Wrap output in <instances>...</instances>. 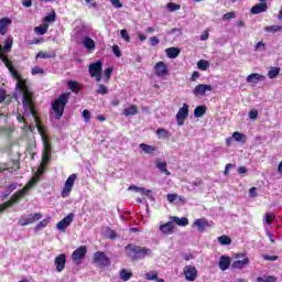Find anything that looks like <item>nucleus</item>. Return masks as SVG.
<instances>
[{
	"label": "nucleus",
	"instance_id": "nucleus-1",
	"mask_svg": "<svg viewBox=\"0 0 282 282\" xmlns=\"http://www.w3.org/2000/svg\"><path fill=\"white\" fill-rule=\"evenodd\" d=\"M0 61L6 65V67L9 69L11 76L18 80L15 87L17 89H20L23 94V100L22 105L24 106L25 111L30 110V105L32 104V91H30V88L28 87V82L23 78H21V75H19V70L15 69L14 66H12V62L3 55V46L0 45Z\"/></svg>",
	"mask_w": 282,
	"mask_h": 282
},
{
	"label": "nucleus",
	"instance_id": "nucleus-2",
	"mask_svg": "<svg viewBox=\"0 0 282 282\" xmlns=\"http://www.w3.org/2000/svg\"><path fill=\"white\" fill-rule=\"evenodd\" d=\"M23 109H24V113L26 116H32L34 118L36 129L42 138L44 151H52V143L50 142V139H47V137H45V132L43 130V124H41V122H39V117H36V110H34V94L33 93H31V104H30L31 111H26L24 106H23Z\"/></svg>",
	"mask_w": 282,
	"mask_h": 282
},
{
	"label": "nucleus",
	"instance_id": "nucleus-3",
	"mask_svg": "<svg viewBox=\"0 0 282 282\" xmlns=\"http://www.w3.org/2000/svg\"><path fill=\"white\" fill-rule=\"evenodd\" d=\"M70 95H72L70 93H64L59 95L58 98L52 102V109L57 120H61V118H63V113H65V105L69 102Z\"/></svg>",
	"mask_w": 282,
	"mask_h": 282
},
{
	"label": "nucleus",
	"instance_id": "nucleus-4",
	"mask_svg": "<svg viewBox=\"0 0 282 282\" xmlns=\"http://www.w3.org/2000/svg\"><path fill=\"white\" fill-rule=\"evenodd\" d=\"M26 193H28V185H25L22 189L13 194L9 202H6L2 205H0V213H3V210H6L7 208H10L12 204H17L19 199H21V197L25 196Z\"/></svg>",
	"mask_w": 282,
	"mask_h": 282
},
{
	"label": "nucleus",
	"instance_id": "nucleus-5",
	"mask_svg": "<svg viewBox=\"0 0 282 282\" xmlns=\"http://www.w3.org/2000/svg\"><path fill=\"white\" fill-rule=\"evenodd\" d=\"M126 250L128 251V254H137V257H148L151 254V249H148L147 247H137L134 245H128L126 247Z\"/></svg>",
	"mask_w": 282,
	"mask_h": 282
},
{
	"label": "nucleus",
	"instance_id": "nucleus-6",
	"mask_svg": "<svg viewBox=\"0 0 282 282\" xmlns=\"http://www.w3.org/2000/svg\"><path fill=\"white\" fill-rule=\"evenodd\" d=\"M102 72V62L97 61L89 65V75L91 78H96L97 83H100L102 80V76L100 75Z\"/></svg>",
	"mask_w": 282,
	"mask_h": 282
},
{
	"label": "nucleus",
	"instance_id": "nucleus-7",
	"mask_svg": "<svg viewBox=\"0 0 282 282\" xmlns=\"http://www.w3.org/2000/svg\"><path fill=\"white\" fill-rule=\"evenodd\" d=\"M94 263H96L98 268H107L108 265H111V261L109 260L107 254H105V252L102 251L95 252Z\"/></svg>",
	"mask_w": 282,
	"mask_h": 282
},
{
	"label": "nucleus",
	"instance_id": "nucleus-8",
	"mask_svg": "<svg viewBox=\"0 0 282 282\" xmlns=\"http://www.w3.org/2000/svg\"><path fill=\"white\" fill-rule=\"evenodd\" d=\"M43 215L41 213L22 215L19 219L20 226H29V224H34V221H39Z\"/></svg>",
	"mask_w": 282,
	"mask_h": 282
},
{
	"label": "nucleus",
	"instance_id": "nucleus-9",
	"mask_svg": "<svg viewBox=\"0 0 282 282\" xmlns=\"http://www.w3.org/2000/svg\"><path fill=\"white\" fill-rule=\"evenodd\" d=\"M85 254H87V246H80L72 253V260L76 265H80V263H83V259H85Z\"/></svg>",
	"mask_w": 282,
	"mask_h": 282
},
{
	"label": "nucleus",
	"instance_id": "nucleus-10",
	"mask_svg": "<svg viewBox=\"0 0 282 282\" xmlns=\"http://www.w3.org/2000/svg\"><path fill=\"white\" fill-rule=\"evenodd\" d=\"M74 182H76V174H72L65 182L64 188L62 189V197H69L72 188H74Z\"/></svg>",
	"mask_w": 282,
	"mask_h": 282
},
{
	"label": "nucleus",
	"instance_id": "nucleus-11",
	"mask_svg": "<svg viewBox=\"0 0 282 282\" xmlns=\"http://www.w3.org/2000/svg\"><path fill=\"white\" fill-rule=\"evenodd\" d=\"M154 74L159 78H164L165 76H169V66L164 62H158L154 65Z\"/></svg>",
	"mask_w": 282,
	"mask_h": 282
},
{
	"label": "nucleus",
	"instance_id": "nucleus-12",
	"mask_svg": "<svg viewBox=\"0 0 282 282\" xmlns=\"http://www.w3.org/2000/svg\"><path fill=\"white\" fill-rule=\"evenodd\" d=\"M188 118V106L186 104H183V107L178 109V112L176 113V120L178 127H182L184 124V120Z\"/></svg>",
	"mask_w": 282,
	"mask_h": 282
},
{
	"label": "nucleus",
	"instance_id": "nucleus-13",
	"mask_svg": "<svg viewBox=\"0 0 282 282\" xmlns=\"http://www.w3.org/2000/svg\"><path fill=\"white\" fill-rule=\"evenodd\" d=\"M183 274H185L186 281H195V279H197V268L194 265H186L183 269Z\"/></svg>",
	"mask_w": 282,
	"mask_h": 282
},
{
	"label": "nucleus",
	"instance_id": "nucleus-14",
	"mask_svg": "<svg viewBox=\"0 0 282 282\" xmlns=\"http://www.w3.org/2000/svg\"><path fill=\"white\" fill-rule=\"evenodd\" d=\"M74 221V214H69L66 217H64L59 223H57V230H61V232H65L67 230V227Z\"/></svg>",
	"mask_w": 282,
	"mask_h": 282
},
{
	"label": "nucleus",
	"instance_id": "nucleus-15",
	"mask_svg": "<svg viewBox=\"0 0 282 282\" xmlns=\"http://www.w3.org/2000/svg\"><path fill=\"white\" fill-rule=\"evenodd\" d=\"M54 263H55L56 272H63L67 263V257H65L64 253H61L55 258Z\"/></svg>",
	"mask_w": 282,
	"mask_h": 282
},
{
	"label": "nucleus",
	"instance_id": "nucleus-16",
	"mask_svg": "<svg viewBox=\"0 0 282 282\" xmlns=\"http://www.w3.org/2000/svg\"><path fill=\"white\" fill-rule=\"evenodd\" d=\"M213 90V86L210 85H205V84H199L197 85L194 90L193 94L194 96H205L206 91H212Z\"/></svg>",
	"mask_w": 282,
	"mask_h": 282
},
{
	"label": "nucleus",
	"instance_id": "nucleus-17",
	"mask_svg": "<svg viewBox=\"0 0 282 282\" xmlns=\"http://www.w3.org/2000/svg\"><path fill=\"white\" fill-rule=\"evenodd\" d=\"M193 226H196L199 232H204L207 228H210V223L206 218H199L194 221Z\"/></svg>",
	"mask_w": 282,
	"mask_h": 282
},
{
	"label": "nucleus",
	"instance_id": "nucleus-18",
	"mask_svg": "<svg viewBox=\"0 0 282 282\" xmlns=\"http://www.w3.org/2000/svg\"><path fill=\"white\" fill-rule=\"evenodd\" d=\"M160 230L163 235H173L175 232V225L173 221H167L160 226Z\"/></svg>",
	"mask_w": 282,
	"mask_h": 282
},
{
	"label": "nucleus",
	"instance_id": "nucleus-19",
	"mask_svg": "<svg viewBox=\"0 0 282 282\" xmlns=\"http://www.w3.org/2000/svg\"><path fill=\"white\" fill-rule=\"evenodd\" d=\"M82 45L86 50H88V52H93V50H96V42L94 41V39H91L89 36H84L83 37Z\"/></svg>",
	"mask_w": 282,
	"mask_h": 282
},
{
	"label": "nucleus",
	"instance_id": "nucleus-20",
	"mask_svg": "<svg viewBox=\"0 0 282 282\" xmlns=\"http://www.w3.org/2000/svg\"><path fill=\"white\" fill-rule=\"evenodd\" d=\"M250 12L251 14H261V12H268V3L261 2L256 4L250 9Z\"/></svg>",
	"mask_w": 282,
	"mask_h": 282
},
{
	"label": "nucleus",
	"instance_id": "nucleus-21",
	"mask_svg": "<svg viewBox=\"0 0 282 282\" xmlns=\"http://www.w3.org/2000/svg\"><path fill=\"white\" fill-rule=\"evenodd\" d=\"M261 80H265V76L259 73H252L247 77V83H251L252 85H257V83H261Z\"/></svg>",
	"mask_w": 282,
	"mask_h": 282
},
{
	"label": "nucleus",
	"instance_id": "nucleus-22",
	"mask_svg": "<svg viewBox=\"0 0 282 282\" xmlns=\"http://www.w3.org/2000/svg\"><path fill=\"white\" fill-rule=\"evenodd\" d=\"M12 25V20L10 18H2L0 19V34L4 36L8 32V26Z\"/></svg>",
	"mask_w": 282,
	"mask_h": 282
},
{
	"label": "nucleus",
	"instance_id": "nucleus-23",
	"mask_svg": "<svg viewBox=\"0 0 282 282\" xmlns=\"http://www.w3.org/2000/svg\"><path fill=\"white\" fill-rule=\"evenodd\" d=\"M250 263V259L248 257L243 258L242 260H236L232 262L231 268L234 270H241L246 268Z\"/></svg>",
	"mask_w": 282,
	"mask_h": 282
},
{
	"label": "nucleus",
	"instance_id": "nucleus-24",
	"mask_svg": "<svg viewBox=\"0 0 282 282\" xmlns=\"http://www.w3.org/2000/svg\"><path fill=\"white\" fill-rule=\"evenodd\" d=\"M50 158H52V151L43 150L42 153V163L40 165V169L37 170V173H43V166L50 162Z\"/></svg>",
	"mask_w": 282,
	"mask_h": 282
},
{
	"label": "nucleus",
	"instance_id": "nucleus-25",
	"mask_svg": "<svg viewBox=\"0 0 282 282\" xmlns=\"http://www.w3.org/2000/svg\"><path fill=\"white\" fill-rule=\"evenodd\" d=\"M220 270H228L230 268V257L221 256L219 261Z\"/></svg>",
	"mask_w": 282,
	"mask_h": 282
},
{
	"label": "nucleus",
	"instance_id": "nucleus-26",
	"mask_svg": "<svg viewBox=\"0 0 282 282\" xmlns=\"http://www.w3.org/2000/svg\"><path fill=\"white\" fill-rule=\"evenodd\" d=\"M180 48L177 47H170L165 50V54L167 58H177L180 56Z\"/></svg>",
	"mask_w": 282,
	"mask_h": 282
},
{
	"label": "nucleus",
	"instance_id": "nucleus-27",
	"mask_svg": "<svg viewBox=\"0 0 282 282\" xmlns=\"http://www.w3.org/2000/svg\"><path fill=\"white\" fill-rule=\"evenodd\" d=\"M171 221H174V224H176V226H188V218L186 217H177V216H172Z\"/></svg>",
	"mask_w": 282,
	"mask_h": 282
},
{
	"label": "nucleus",
	"instance_id": "nucleus-28",
	"mask_svg": "<svg viewBox=\"0 0 282 282\" xmlns=\"http://www.w3.org/2000/svg\"><path fill=\"white\" fill-rule=\"evenodd\" d=\"M50 29V24L43 23L40 26L34 28L35 34H39L40 36H43V34H47V30Z\"/></svg>",
	"mask_w": 282,
	"mask_h": 282
},
{
	"label": "nucleus",
	"instance_id": "nucleus-29",
	"mask_svg": "<svg viewBox=\"0 0 282 282\" xmlns=\"http://www.w3.org/2000/svg\"><path fill=\"white\" fill-rule=\"evenodd\" d=\"M75 32L77 36H80V34H87V32H89V29H87V25H85V23L79 22V24L75 28Z\"/></svg>",
	"mask_w": 282,
	"mask_h": 282
},
{
	"label": "nucleus",
	"instance_id": "nucleus-30",
	"mask_svg": "<svg viewBox=\"0 0 282 282\" xmlns=\"http://www.w3.org/2000/svg\"><path fill=\"white\" fill-rule=\"evenodd\" d=\"M119 276L123 281H129V279H131V276H133V272H131V270L122 269L119 272Z\"/></svg>",
	"mask_w": 282,
	"mask_h": 282
},
{
	"label": "nucleus",
	"instance_id": "nucleus-31",
	"mask_svg": "<svg viewBox=\"0 0 282 282\" xmlns=\"http://www.w3.org/2000/svg\"><path fill=\"white\" fill-rule=\"evenodd\" d=\"M138 113V107L135 105H131L128 108L123 109V116H135Z\"/></svg>",
	"mask_w": 282,
	"mask_h": 282
},
{
	"label": "nucleus",
	"instance_id": "nucleus-32",
	"mask_svg": "<svg viewBox=\"0 0 282 282\" xmlns=\"http://www.w3.org/2000/svg\"><path fill=\"white\" fill-rule=\"evenodd\" d=\"M281 74V67H270L268 72V77L273 79Z\"/></svg>",
	"mask_w": 282,
	"mask_h": 282
},
{
	"label": "nucleus",
	"instance_id": "nucleus-33",
	"mask_svg": "<svg viewBox=\"0 0 282 282\" xmlns=\"http://www.w3.org/2000/svg\"><path fill=\"white\" fill-rule=\"evenodd\" d=\"M68 89H70L73 94H78V91H80V85L78 84V82L69 80Z\"/></svg>",
	"mask_w": 282,
	"mask_h": 282
},
{
	"label": "nucleus",
	"instance_id": "nucleus-34",
	"mask_svg": "<svg viewBox=\"0 0 282 282\" xmlns=\"http://www.w3.org/2000/svg\"><path fill=\"white\" fill-rule=\"evenodd\" d=\"M129 191H135L137 193H141V195H147V196L151 195L150 189H145L143 187H138V186H130Z\"/></svg>",
	"mask_w": 282,
	"mask_h": 282
},
{
	"label": "nucleus",
	"instance_id": "nucleus-35",
	"mask_svg": "<svg viewBox=\"0 0 282 282\" xmlns=\"http://www.w3.org/2000/svg\"><path fill=\"white\" fill-rule=\"evenodd\" d=\"M204 113H206V106H197L194 109L195 118H202V116H204Z\"/></svg>",
	"mask_w": 282,
	"mask_h": 282
},
{
	"label": "nucleus",
	"instance_id": "nucleus-36",
	"mask_svg": "<svg viewBox=\"0 0 282 282\" xmlns=\"http://www.w3.org/2000/svg\"><path fill=\"white\" fill-rule=\"evenodd\" d=\"M156 169L161 171V173H164L165 175H171V172L166 169V162H156Z\"/></svg>",
	"mask_w": 282,
	"mask_h": 282
},
{
	"label": "nucleus",
	"instance_id": "nucleus-37",
	"mask_svg": "<svg viewBox=\"0 0 282 282\" xmlns=\"http://www.w3.org/2000/svg\"><path fill=\"white\" fill-rule=\"evenodd\" d=\"M140 149H142L148 154L155 153V147L149 145L147 143H141Z\"/></svg>",
	"mask_w": 282,
	"mask_h": 282
},
{
	"label": "nucleus",
	"instance_id": "nucleus-38",
	"mask_svg": "<svg viewBox=\"0 0 282 282\" xmlns=\"http://www.w3.org/2000/svg\"><path fill=\"white\" fill-rule=\"evenodd\" d=\"M12 43H14V40L12 37H8L4 41V45L2 47L3 52H10L12 50Z\"/></svg>",
	"mask_w": 282,
	"mask_h": 282
},
{
	"label": "nucleus",
	"instance_id": "nucleus-39",
	"mask_svg": "<svg viewBox=\"0 0 282 282\" xmlns=\"http://www.w3.org/2000/svg\"><path fill=\"white\" fill-rule=\"evenodd\" d=\"M197 67L202 69V72H206L210 67V63L206 59H200L197 62Z\"/></svg>",
	"mask_w": 282,
	"mask_h": 282
},
{
	"label": "nucleus",
	"instance_id": "nucleus-40",
	"mask_svg": "<svg viewBox=\"0 0 282 282\" xmlns=\"http://www.w3.org/2000/svg\"><path fill=\"white\" fill-rule=\"evenodd\" d=\"M232 138H234V140H236V142H246V140H247L246 134H243L241 132H234Z\"/></svg>",
	"mask_w": 282,
	"mask_h": 282
},
{
	"label": "nucleus",
	"instance_id": "nucleus-41",
	"mask_svg": "<svg viewBox=\"0 0 282 282\" xmlns=\"http://www.w3.org/2000/svg\"><path fill=\"white\" fill-rule=\"evenodd\" d=\"M276 216L274 215V214H272V213H267L265 215H264V219H263V223L264 224H268V226H272V221H274V218H275Z\"/></svg>",
	"mask_w": 282,
	"mask_h": 282
},
{
	"label": "nucleus",
	"instance_id": "nucleus-42",
	"mask_svg": "<svg viewBox=\"0 0 282 282\" xmlns=\"http://www.w3.org/2000/svg\"><path fill=\"white\" fill-rule=\"evenodd\" d=\"M218 242L221 246H230V243H232V240L228 236H220L218 237Z\"/></svg>",
	"mask_w": 282,
	"mask_h": 282
},
{
	"label": "nucleus",
	"instance_id": "nucleus-43",
	"mask_svg": "<svg viewBox=\"0 0 282 282\" xmlns=\"http://www.w3.org/2000/svg\"><path fill=\"white\" fill-rule=\"evenodd\" d=\"M158 271H150L144 274L147 281H156L158 280Z\"/></svg>",
	"mask_w": 282,
	"mask_h": 282
},
{
	"label": "nucleus",
	"instance_id": "nucleus-44",
	"mask_svg": "<svg viewBox=\"0 0 282 282\" xmlns=\"http://www.w3.org/2000/svg\"><path fill=\"white\" fill-rule=\"evenodd\" d=\"M56 21V12L52 11L48 15L44 18V23H54Z\"/></svg>",
	"mask_w": 282,
	"mask_h": 282
},
{
	"label": "nucleus",
	"instance_id": "nucleus-45",
	"mask_svg": "<svg viewBox=\"0 0 282 282\" xmlns=\"http://www.w3.org/2000/svg\"><path fill=\"white\" fill-rule=\"evenodd\" d=\"M265 32H272L273 34L282 31V25L265 26Z\"/></svg>",
	"mask_w": 282,
	"mask_h": 282
},
{
	"label": "nucleus",
	"instance_id": "nucleus-46",
	"mask_svg": "<svg viewBox=\"0 0 282 282\" xmlns=\"http://www.w3.org/2000/svg\"><path fill=\"white\" fill-rule=\"evenodd\" d=\"M166 8L170 12H177L180 8H182L180 4H176L175 2H170L166 4Z\"/></svg>",
	"mask_w": 282,
	"mask_h": 282
},
{
	"label": "nucleus",
	"instance_id": "nucleus-47",
	"mask_svg": "<svg viewBox=\"0 0 282 282\" xmlns=\"http://www.w3.org/2000/svg\"><path fill=\"white\" fill-rule=\"evenodd\" d=\"M257 282H276V276L269 275V276H265V278H258Z\"/></svg>",
	"mask_w": 282,
	"mask_h": 282
},
{
	"label": "nucleus",
	"instance_id": "nucleus-48",
	"mask_svg": "<svg viewBox=\"0 0 282 282\" xmlns=\"http://www.w3.org/2000/svg\"><path fill=\"white\" fill-rule=\"evenodd\" d=\"M156 135H159V138H169V131L164 128H159L156 130Z\"/></svg>",
	"mask_w": 282,
	"mask_h": 282
},
{
	"label": "nucleus",
	"instance_id": "nucleus-49",
	"mask_svg": "<svg viewBox=\"0 0 282 282\" xmlns=\"http://www.w3.org/2000/svg\"><path fill=\"white\" fill-rule=\"evenodd\" d=\"M99 89L97 90V94H100L101 96H105V94H108L109 90L107 89V86L102 84H98Z\"/></svg>",
	"mask_w": 282,
	"mask_h": 282
},
{
	"label": "nucleus",
	"instance_id": "nucleus-50",
	"mask_svg": "<svg viewBox=\"0 0 282 282\" xmlns=\"http://www.w3.org/2000/svg\"><path fill=\"white\" fill-rule=\"evenodd\" d=\"M166 198L170 204H173V202H177V199H180V196L177 194H167Z\"/></svg>",
	"mask_w": 282,
	"mask_h": 282
},
{
	"label": "nucleus",
	"instance_id": "nucleus-51",
	"mask_svg": "<svg viewBox=\"0 0 282 282\" xmlns=\"http://www.w3.org/2000/svg\"><path fill=\"white\" fill-rule=\"evenodd\" d=\"M48 224H50L48 219H43L36 225L35 230H41V228H45Z\"/></svg>",
	"mask_w": 282,
	"mask_h": 282
},
{
	"label": "nucleus",
	"instance_id": "nucleus-52",
	"mask_svg": "<svg viewBox=\"0 0 282 282\" xmlns=\"http://www.w3.org/2000/svg\"><path fill=\"white\" fill-rule=\"evenodd\" d=\"M13 191H17V183H12L7 187V193L4 194V197H8V195H10V193H12Z\"/></svg>",
	"mask_w": 282,
	"mask_h": 282
},
{
	"label": "nucleus",
	"instance_id": "nucleus-53",
	"mask_svg": "<svg viewBox=\"0 0 282 282\" xmlns=\"http://www.w3.org/2000/svg\"><path fill=\"white\" fill-rule=\"evenodd\" d=\"M112 52L117 58H120L122 56V52H120V46L119 45H113L112 46Z\"/></svg>",
	"mask_w": 282,
	"mask_h": 282
},
{
	"label": "nucleus",
	"instance_id": "nucleus-54",
	"mask_svg": "<svg viewBox=\"0 0 282 282\" xmlns=\"http://www.w3.org/2000/svg\"><path fill=\"white\" fill-rule=\"evenodd\" d=\"M120 34H121V37L124 39L127 43L131 41V37L129 36V32H127V30H121Z\"/></svg>",
	"mask_w": 282,
	"mask_h": 282
},
{
	"label": "nucleus",
	"instance_id": "nucleus-55",
	"mask_svg": "<svg viewBox=\"0 0 282 282\" xmlns=\"http://www.w3.org/2000/svg\"><path fill=\"white\" fill-rule=\"evenodd\" d=\"M82 116H83L85 122H89V119L91 118V112H89V110H84L82 112Z\"/></svg>",
	"mask_w": 282,
	"mask_h": 282
},
{
	"label": "nucleus",
	"instance_id": "nucleus-56",
	"mask_svg": "<svg viewBox=\"0 0 282 282\" xmlns=\"http://www.w3.org/2000/svg\"><path fill=\"white\" fill-rule=\"evenodd\" d=\"M104 74L107 78V80H109V78H111V74H113V68L112 67H108L104 70Z\"/></svg>",
	"mask_w": 282,
	"mask_h": 282
},
{
	"label": "nucleus",
	"instance_id": "nucleus-57",
	"mask_svg": "<svg viewBox=\"0 0 282 282\" xmlns=\"http://www.w3.org/2000/svg\"><path fill=\"white\" fill-rule=\"evenodd\" d=\"M235 12H228L224 14L223 19H225V21H230V19H235Z\"/></svg>",
	"mask_w": 282,
	"mask_h": 282
},
{
	"label": "nucleus",
	"instance_id": "nucleus-58",
	"mask_svg": "<svg viewBox=\"0 0 282 282\" xmlns=\"http://www.w3.org/2000/svg\"><path fill=\"white\" fill-rule=\"evenodd\" d=\"M230 169H235V164L228 163V164L225 166L224 175H229Z\"/></svg>",
	"mask_w": 282,
	"mask_h": 282
},
{
	"label": "nucleus",
	"instance_id": "nucleus-59",
	"mask_svg": "<svg viewBox=\"0 0 282 282\" xmlns=\"http://www.w3.org/2000/svg\"><path fill=\"white\" fill-rule=\"evenodd\" d=\"M36 58H52V55H50L45 52H39L36 55Z\"/></svg>",
	"mask_w": 282,
	"mask_h": 282
},
{
	"label": "nucleus",
	"instance_id": "nucleus-60",
	"mask_svg": "<svg viewBox=\"0 0 282 282\" xmlns=\"http://www.w3.org/2000/svg\"><path fill=\"white\" fill-rule=\"evenodd\" d=\"M159 43L160 39H158V36L150 37V44L152 45V47H155V45H158Z\"/></svg>",
	"mask_w": 282,
	"mask_h": 282
},
{
	"label": "nucleus",
	"instance_id": "nucleus-61",
	"mask_svg": "<svg viewBox=\"0 0 282 282\" xmlns=\"http://www.w3.org/2000/svg\"><path fill=\"white\" fill-rule=\"evenodd\" d=\"M259 116V111L257 110H250L249 118L250 120H257V117Z\"/></svg>",
	"mask_w": 282,
	"mask_h": 282
},
{
	"label": "nucleus",
	"instance_id": "nucleus-62",
	"mask_svg": "<svg viewBox=\"0 0 282 282\" xmlns=\"http://www.w3.org/2000/svg\"><path fill=\"white\" fill-rule=\"evenodd\" d=\"M43 72H44L43 68L36 66V67L32 68L31 74L34 76L36 74H43Z\"/></svg>",
	"mask_w": 282,
	"mask_h": 282
},
{
	"label": "nucleus",
	"instance_id": "nucleus-63",
	"mask_svg": "<svg viewBox=\"0 0 282 282\" xmlns=\"http://www.w3.org/2000/svg\"><path fill=\"white\" fill-rule=\"evenodd\" d=\"M262 257H263V259H264L265 261H276V259H279V257H276V256L263 254Z\"/></svg>",
	"mask_w": 282,
	"mask_h": 282
},
{
	"label": "nucleus",
	"instance_id": "nucleus-64",
	"mask_svg": "<svg viewBox=\"0 0 282 282\" xmlns=\"http://www.w3.org/2000/svg\"><path fill=\"white\" fill-rule=\"evenodd\" d=\"M110 2L113 8H122V3L120 2V0H110Z\"/></svg>",
	"mask_w": 282,
	"mask_h": 282
}]
</instances>
